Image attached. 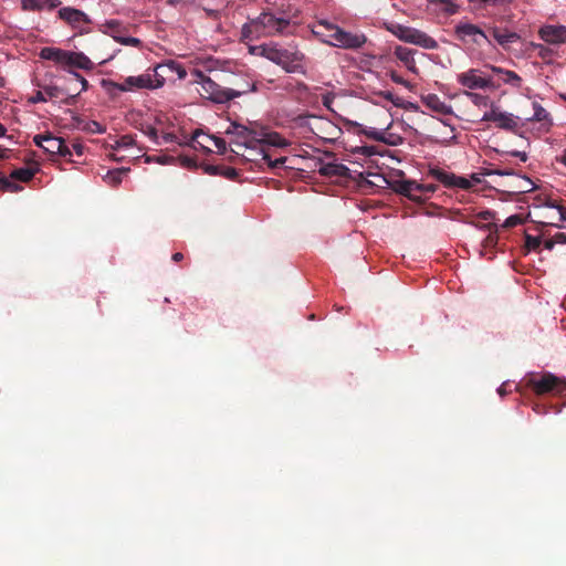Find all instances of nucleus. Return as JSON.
Instances as JSON below:
<instances>
[{"instance_id":"nucleus-27","label":"nucleus","mask_w":566,"mask_h":566,"mask_svg":"<svg viewBox=\"0 0 566 566\" xmlns=\"http://www.w3.org/2000/svg\"><path fill=\"white\" fill-rule=\"evenodd\" d=\"M59 0H22L23 10H41L45 7L52 9L57 7Z\"/></svg>"},{"instance_id":"nucleus-16","label":"nucleus","mask_w":566,"mask_h":566,"mask_svg":"<svg viewBox=\"0 0 566 566\" xmlns=\"http://www.w3.org/2000/svg\"><path fill=\"white\" fill-rule=\"evenodd\" d=\"M423 104L433 112L449 115L452 113L451 106L447 105L444 102L440 99V97L436 94H428L422 97Z\"/></svg>"},{"instance_id":"nucleus-44","label":"nucleus","mask_w":566,"mask_h":566,"mask_svg":"<svg viewBox=\"0 0 566 566\" xmlns=\"http://www.w3.org/2000/svg\"><path fill=\"white\" fill-rule=\"evenodd\" d=\"M522 223H523V218L518 214H513V216H510L509 218H506V220L504 221L502 227L509 229V228H514Z\"/></svg>"},{"instance_id":"nucleus-1","label":"nucleus","mask_w":566,"mask_h":566,"mask_svg":"<svg viewBox=\"0 0 566 566\" xmlns=\"http://www.w3.org/2000/svg\"><path fill=\"white\" fill-rule=\"evenodd\" d=\"M256 145L259 146V150L256 151V157H247L259 166L262 169L268 168L271 172L282 176V171L287 169L285 165L287 161V157L285 156H274L275 148H283L289 146V143L284 137H282L279 133H268L262 136V138L258 137Z\"/></svg>"},{"instance_id":"nucleus-39","label":"nucleus","mask_w":566,"mask_h":566,"mask_svg":"<svg viewBox=\"0 0 566 566\" xmlns=\"http://www.w3.org/2000/svg\"><path fill=\"white\" fill-rule=\"evenodd\" d=\"M329 28L331 34H328L327 39L323 42L328 45L335 46V43H338V31L340 30V27L333 23V25H327Z\"/></svg>"},{"instance_id":"nucleus-46","label":"nucleus","mask_w":566,"mask_h":566,"mask_svg":"<svg viewBox=\"0 0 566 566\" xmlns=\"http://www.w3.org/2000/svg\"><path fill=\"white\" fill-rule=\"evenodd\" d=\"M208 138L213 142L214 147L220 154H224L227 151V142L223 138L217 136H208Z\"/></svg>"},{"instance_id":"nucleus-10","label":"nucleus","mask_w":566,"mask_h":566,"mask_svg":"<svg viewBox=\"0 0 566 566\" xmlns=\"http://www.w3.org/2000/svg\"><path fill=\"white\" fill-rule=\"evenodd\" d=\"M338 43H335L336 48L345 49V50H358L364 46L367 42V38L364 33L360 32H348L340 28L338 31Z\"/></svg>"},{"instance_id":"nucleus-35","label":"nucleus","mask_w":566,"mask_h":566,"mask_svg":"<svg viewBox=\"0 0 566 566\" xmlns=\"http://www.w3.org/2000/svg\"><path fill=\"white\" fill-rule=\"evenodd\" d=\"M129 171V168H118L107 172L106 179L109 185L116 187L122 182L123 176Z\"/></svg>"},{"instance_id":"nucleus-30","label":"nucleus","mask_w":566,"mask_h":566,"mask_svg":"<svg viewBox=\"0 0 566 566\" xmlns=\"http://www.w3.org/2000/svg\"><path fill=\"white\" fill-rule=\"evenodd\" d=\"M36 171H38V168L21 167V168L14 169L10 174V177L13 180H18V181H22V182H28V181H30L34 177Z\"/></svg>"},{"instance_id":"nucleus-4","label":"nucleus","mask_w":566,"mask_h":566,"mask_svg":"<svg viewBox=\"0 0 566 566\" xmlns=\"http://www.w3.org/2000/svg\"><path fill=\"white\" fill-rule=\"evenodd\" d=\"M193 75L196 76V82L201 85V96L214 103H227L235 97L241 96L244 93V91H235L232 88L221 87L199 70H193Z\"/></svg>"},{"instance_id":"nucleus-45","label":"nucleus","mask_w":566,"mask_h":566,"mask_svg":"<svg viewBox=\"0 0 566 566\" xmlns=\"http://www.w3.org/2000/svg\"><path fill=\"white\" fill-rule=\"evenodd\" d=\"M535 49L537 50V55L543 60H548L553 55V50L543 44H536Z\"/></svg>"},{"instance_id":"nucleus-22","label":"nucleus","mask_w":566,"mask_h":566,"mask_svg":"<svg viewBox=\"0 0 566 566\" xmlns=\"http://www.w3.org/2000/svg\"><path fill=\"white\" fill-rule=\"evenodd\" d=\"M411 44L419 45L427 50L438 49V42L426 32L416 30Z\"/></svg>"},{"instance_id":"nucleus-36","label":"nucleus","mask_w":566,"mask_h":566,"mask_svg":"<svg viewBox=\"0 0 566 566\" xmlns=\"http://www.w3.org/2000/svg\"><path fill=\"white\" fill-rule=\"evenodd\" d=\"M534 114L531 119L542 123H549V113L537 102L533 103Z\"/></svg>"},{"instance_id":"nucleus-51","label":"nucleus","mask_w":566,"mask_h":566,"mask_svg":"<svg viewBox=\"0 0 566 566\" xmlns=\"http://www.w3.org/2000/svg\"><path fill=\"white\" fill-rule=\"evenodd\" d=\"M390 78L394 83L396 84H400V85H403L406 87H409V82L406 81L401 75H399L398 73L396 72H391L390 73Z\"/></svg>"},{"instance_id":"nucleus-8","label":"nucleus","mask_w":566,"mask_h":566,"mask_svg":"<svg viewBox=\"0 0 566 566\" xmlns=\"http://www.w3.org/2000/svg\"><path fill=\"white\" fill-rule=\"evenodd\" d=\"M256 23H259L262 36H272L283 33L290 25V20L279 18L271 12L263 11L259 17H256Z\"/></svg>"},{"instance_id":"nucleus-47","label":"nucleus","mask_w":566,"mask_h":566,"mask_svg":"<svg viewBox=\"0 0 566 566\" xmlns=\"http://www.w3.org/2000/svg\"><path fill=\"white\" fill-rule=\"evenodd\" d=\"M259 150V146L255 145V143L252 144V147L250 149H242L240 150V156H242L245 160L251 161L247 157H256V151Z\"/></svg>"},{"instance_id":"nucleus-48","label":"nucleus","mask_w":566,"mask_h":566,"mask_svg":"<svg viewBox=\"0 0 566 566\" xmlns=\"http://www.w3.org/2000/svg\"><path fill=\"white\" fill-rule=\"evenodd\" d=\"M468 95L471 97L472 102L475 105H484V106L488 105L489 98L486 96H483V95H480L476 93H469Z\"/></svg>"},{"instance_id":"nucleus-28","label":"nucleus","mask_w":566,"mask_h":566,"mask_svg":"<svg viewBox=\"0 0 566 566\" xmlns=\"http://www.w3.org/2000/svg\"><path fill=\"white\" fill-rule=\"evenodd\" d=\"M206 171L210 175H219L230 180H234L239 175L235 168L227 166H207Z\"/></svg>"},{"instance_id":"nucleus-25","label":"nucleus","mask_w":566,"mask_h":566,"mask_svg":"<svg viewBox=\"0 0 566 566\" xmlns=\"http://www.w3.org/2000/svg\"><path fill=\"white\" fill-rule=\"evenodd\" d=\"M428 176L432 177L437 181L441 182L447 188H452L453 172H449L439 167L430 168L428 171Z\"/></svg>"},{"instance_id":"nucleus-2","label":"nucleus","mask_w":566,"mask_h":566,"mask_svg":"<svg viewBox=\"0 0 566 566\" xmlns=\"http://www.w3.org/2000/svg\"><path fill=\"white\" fill-rule=\"evenodd\" d=\"M454 36L472 54L481 53L486 48H494L486 29L471 23L460 21L454 27Z\"/></svg>"},{"instance_id":"nucleus-60","label":"nucleus","mask_w":566,"mask_h":566,"mask_svg":"<svg viewBox=\"0 0 566 566\" xmlns=\"http://www.w3.org/2000/svg\"><path fill=\"white\" fill-rule=\"evenodd\" d=\"M359 150L365 156H371L375 154L374 147H371V146H363L359 148Z\"/></svg>"},{"instance_id":"nucleus-21","label":"nucleus","mask_w":566,"mask_h":566,"mask_svg":"<svg viewBox=\"0 0 566 566\" xmlns=\"http://www.w3.org/2000/svg\"><path fill=\"white\" fill-rule=\"evenodd\" d=\"M318 172L325 177H346L348 176L349 169L342 164H323Z\"/></svg>"},{"instance_id":"nucleus-34","label":"nucleus","mask_w":566,"mask_h":566,"mask_svg":"<svg viewBox=\"0 0 566 566\" xmlns=\"http://www.w3.org/2000/svg\"><path fill=\"white\" fill-rule=\"evenodd\" d=\"M492 174H495V175H499V176H507V175H512V170H509V169H495V170H492V169H485L484 171L482 172H474L470 176V181L473 184H480L482 181V176H489V175H492Z\"/></svg>"},{"instance_id":"nucleus-6","label":"nucleus","mask_w":566,"mask_h":566,"mask_svg":"<svg viewBox=\"0 0 566 566\" xmlns=\"http://www.w3.org/2000/svg\"><path fill=\"white\" fill-rule=\"evenodd\" d=\"M122 92L135 90H155L163 86V74H151L146 72L138 76H127L122 83L115 84Z\"/></svg>"},{"instance_id":"nucleus-12","label":"nucleus","mask_w":566,"mask_h":566,"mask_svg":"<svg viewBox=\"0 0 566 566\" xmlns=\"http://www.w3.org/2000/svg\"><path fill=\"white\" fill-rule=\"evenodd\" d=\"M45 144L43 150L50 155H60L62 157L72 156L71 149L66 146L65 140L61 137H56L51 133L45 134Z\"/></svg>"},{"instance_id":"nucleus-62","label":"nucleus","mask_w":566,"mask_h":566,"mask_svg":"<svg viewBox=\"0 0 566 566\" xmlns=\"http://www.w3.org/2000/svg\"><path fill=\"white\" fill-rule=\"evenodd\" d=\"M72 148L73 150L75 151L76 155L81 156L83 154V150H84V146L80 143H74L72 145Z\"/></svg>"},{"instance_id":"nucleus-49","label":"nucleus","mask_w":566,"mask_h":566,"mask_svg":"<svg viewBox=\"0 0 566 566\" xmlns=\"http://www.w3.org/2000/svg\"><path fill=\"white\" fill-rule=\"evenodd\" d=\"M29 102L31 104H36V103H43V102H46V96H45V93H44V90H41V91H36L34 95H32L30 98H29Z\"/></svg>"},{"instance_id":"nucleus-40","label":"nucleus","mask_w":566,"mask_h":566,"mask_svg":"<svg viewBox=\"0 0 566 566\" xmlns=\"http://www.w3.org/2000/svg\"><path fill=\"white\" fill-rule=\"evenodd\" d=\"M542 244V240L538 237L525 234V249L527 251L537 250Z\"/></svg>"},{"instance_id":"nucleus-11","label":"nucleus","mask_w":566,"mask_h":566,"mask_svg":"<svg viewBox=\"0 0 566 566\" xmlns=\"http://www.w3.org/2000/svg\"><path fill=\"white\" fill-rule=\"evenodd\" d=\"M539 38L549 44L566 43V27L565 25H544L538 31Z\"/></svg>"},{"instance_id":"nucleus-26","label":"nucleus","mask_w":566,"mask_h":566,"mask_svg":"<svg viewBox=\"0 0 566 566\" xmlns=\"http://www.w3.org/2000/svg\"><path fill=\"white\" fill-rule=\"evenodd\" d=\"M413 53V50L401 45H398L395 49V56L401 61L409 70H413L415 67Z\"/></svg>"},{"instance_id":"nucleus-17","label":"nucleus","mask_w":566,"mask_h":566,"mask_svg":"<svg viewBox=\"0 0 566 566\" xmlns=\"http://www.w3.org/2000/svg\"><path fill=\"white\" fill-rule=\"evenodd\" d=\"M488 32L490 34V39L493 38L502 46H506L518 39L516 33L501 30L496 27H488Z\"/></svg>"},{"instance_id":"nucleus-43","label":"nucleus","mask_w":566,"mask_h":566,"mask_svg":"<svg viewBox=\"0 0 566 566\" xmlns=\"http://www.w3.org/2000/svg\"><path fill=\"white\" fill-rule=\"evenodd\" d=\"M43 90H44L46 99L48 98H59L63 93V91L60 87L54 86V85H45V86H43Z\"/></svg>"},{"instance_id":"nucleus-54","label":"nucleus","mask_w":566,"mask_h":566,"mask_svg":"<svg viewBox=\"0 0 566 566\" xmlns=\"http://www.w3.org/2000/svg\"><path fill=\"white\" fill-rule=\"evenodd\" d=\"M144 133L154 142H157L158 132L154 126H147Z\"/></svg>"},{"instance_id":"nucleus-5","label":"nucleus","mask_w":566,"mask_h":566,"mask_svg":"<svg viewBox=\"0 0 566 566\" xmlns=\"http://www.w3.org/2000/svg\"><path fill=\"white\" fill-rule=\"evenodd\" d=\"M525 382L536 395H558L566 390V381L551 373L531 375Z\"/></svg>"},{"instance_id":"nucleus-61","label":"nucleus","mask_w":566,"mask_h":566,"mask_svg":"<svg viewBox=\"0 0 566 566\" xmlns=\"http://www.w3.org/2000/svg\"><path fill=\"white\" fill-rule=\"evenodd\" d=\"M553 238L555 243H566V234L563 232L556 233Z\"/></svg>"},{"instance_id":"nucleus-52","label":"nucleus","mask_w":566,"mask_h":566,"mask_svg":"<svg viewBox=\"0 0 566 566\" xmlns=\"http://www.w3.org/2000/svg\"><path fill=\"white\" fill-rule=\"evenodd\" d=\"M153 74H163V86H164L165 83H166V80L167 78L169 80V77L172 75V72L160 70V64H158V65H156L154 67V73Z\"/></svg>"},{"instance_id":"nucleus-19","label":"nucleus","mask_w":566,"mask_h":566,"mask_svg":"<svg viewBox=\"0 0 566 566\" xmlns=\"http://www.w3.org/2000/svg\"><path fill=\"white\" fill-rule=\"evenodd\" d=\"M473 226L483 229L489 232L488 237L483 241V248L484 249H493L497 244L499 235H497V226L494 222H488V223H475L472 222Z\"/></svg>"},{"instance_id":"nucleus-59","label":"nucleus","mask_w":566,"mask_h":566,"mask_svg":"<svg viewBox=\"0 0 566 566\" xmlns=\"http://www.w3.org/2000/svg\"><path fill=\"white\" fill-rule=\"evenodd\" d=\"M45 134H38L33 137V143L43 149V145L45 144Z\"/></svg>"},{"instance_id":"nucleus-3","label":"nucleus","mask_w":566,"mask_h":566,"mask_svg":"<svg viewBox=\"0 0 566 566\" xmlns=\"http://www.w3.org/2000/svg\"><path fill=\"white\" fill-rule=\"evenodd\" d=\"M253 52L282 66L287 73L303 72L304 54L297 50L291 51L277 45L262 44L253 48Z\"/></svg>"},{"instance_id":"nucleus-9","label":"nucleus","mask_w":566,"mask_h":566,"mask_svg":"<svg viewBox=\"0 0 566 566\" xmlns=\"http://www.w3.org/2000/svg\"><path fill=\"white\" fill-rule=\"evenodd\" d=\"M478 69H470L458 75V82L469 90L499 88L500 84L495 83L492 77L480 75Z\"/></svg>"},{"instance_id":"nucleus-41","label":"nucleus","mask_w":566,"mask_h":566,"mask_svg":"<svg viewBox=\"0 0 566 566\" xmlns=\"http://www.w3.org/2000/svg\"><path fill=\"white\" fill-rule=\"evenodd\" d=\"M452 188H461L468 190L472 188V182L464 177L454 175L452 180Z\"/></svg>"},{"instance_id":"nucleus-32","label":"nucleus","mask_w":566,"mask_h":566,"mask_svg":"<svg viewBox=\"0 0 566 566\" xmlns=\"http://www.w3.org/2000/svg\"><path fill=\"white\" fill-rule=\"evenodd\" d=\"M327 25H333V23L326 20H321L314 24L312 29L313 34L322 42H324L328 34H331L329 28H327Z\"/></svg>"},{"instance_id":"nucleus-53","label":"nucleus","mask_w":566,"mask_h":566,"mask_svg":"<svg viewBox=\"0 0 566 566\" xmlns=\"http://www.w3.org/2000/svg\"><path fill=\"white\" fill-rule=\"evenodd\" d=\"M133 142H134V139L132 136H128V135L122 136L120 139L117 142V147L132 146Z\"/></svg>"},{"instance_id":"nucleus-31","label":"nucleus","mask_w":566,"mask_h":566,"mask_svg":"<svg viewBox=\"0 0 566 566\" xmlns=\"http://www.w3.org/2000/svg\"><path fill=\"white\" fill-rule=\"evenodd\" d=\"M160 70L170 71L172 74L176 73L179 80H184L187 76L186 69L174 60H168L164 63H160Z\"/></svg>"},{"instance_id":"nucleus-18","label":"nucleus","mask_w":566,"mask_h":566,"mask_svg":"<svg viewBox=\"0 0 566 566\" xmlns=\"http://www.w3.org/2000/svg\"><path fill=\"white\" fill-rule=\"evenodd\" d=\"M59 15L72 25L88 21L84 12L74 8H62L59 11Z\"/></svg>"},{"instance_id":"nucleus-37","label":"nucleus","mask_w":566,"mask_h":566,"mask_svg":"<svg viewBox=\"0 0 566 566\" xmlns=\"http://www.w3.org/2000/svg\"><path fill=\"white\" fill-rule=\"evenodd\" d=\"M0 190L3 192H17L21 190V187L0 174Z\"/></svg>"},{"instance_id":"nucleus-13","label":"nucleus","mask_w":566,"mask_h":566,"mask_svg":"<svg viewBox=\"0 0 566 566\" xmlns=\"http://www.w3.org/2000/svg\"><path fill=\"white\" fill-rule=\"evenodd\" d=\"M421 189H422V186H419V182H417L415 180H400V181H397L395 185V190L398 193L406 196L413 201H421V197H420Z\"/></svg>"},{"instance_id":"nucleus-38","label":"nucleus","mask_w":566,"mask_h":566,"mask_svg":"<svg viewBox=\"0 0 566 566\" xmlns=\"http://www.w3.org/2000/svg\"><path fill=\"white\" fill-rule=\"evenodd\" d=\"M511 0H469L473 4L474 10L485 9L489 6H494L499 2H510Z\"/></svg>"},{"instance_id":"nucleus-15","label":"nucleus","mask_w":566,"mask_h":566,"mask_svg":"<svg viewBox=\"0 0 566 566\" xmlns=\"http://www.w3.org/2000/svg\"><path fill=\"white\" fill-rule=\"evenodd\" d=\"M70 51H64L57 48L45 46L40 51V57L53 61L61 65H67Z\"/></svg>"},{"instance_id":"nucleus-58","label":"nucleus","mask_w":566,"mask_h":566,"mask_svg":"<svg viewBox=\"0 0 566 566\" xmlns=\"http://www.w3.org/2000/svg\"><path fill=\"white\" fill-rule=\"evenodd\" d=\"M73 74V76L81 82L82 84V91H86L87 87H88V82L81 75L78 74L77 72H71Z\"/></svg>"},{"instance_id":"nucleus-57","label":"nucleus","mask_w":566,"mask_h":566,"mask_svg":"<svg viewBox=\"0 0 566 566\" xmlns=\"http://www.w3.org/2000/svg\"><path fill=\"white\" fill-rule=\"evenodd\" d=\"M120 42L123 44H129V45H133V46H139L140 43H142L139 39L132 38V36L123 38V39H120Z\"/></svg>"},{"instance_id":"nucleus-29","label":"nucleus","mask_w":566,"mask_h":566,"mask_svg":"<svg viewBox=\"0 0 566 566\" xmlns=\"http://www.w3.org/2000/svg\"><path fill=\"white\" fill-rule=\"evenodd\" d=\"M495 124L499 128L502 129L515 130L517 128V122L510 113L500 112Z\"/></svg>"},{"instance_id":"nucleus-20","label":"nucleus","mask_w":566,"mask_h":566,"mask_svg":"<svg viewBox=\"0 0 566 566\" xmlns=\"http://www.w3.org/2000/svg\"><path fill=\"white\" fill-rule=\"evenodd\" d=\"M66 66L90 71L94 67V64L84 53L70 52Z\"/></svg>"},{"instance_id":"nucleus-23","label":"nucleus","mask_w":566,"mask_h":566,"mask_svg":"<svg viewBox=\"0 0 566 566\" xmlns=\"http://www.w3.org/2000/svg\"><path fill=\"white\" fill-rule=\"evenodd\" d=\"M388 30L394 35H396L399 40L407 42V43H411L417 29L397 23V24H391L390 27H388Z\"/></svg>"},{"instance_id":"nucleus-14","label":"nucleus","mask_w":566,"mask_h":566,"mask_svg":"<svg viewBox=\"0 0 566 566\" xmlns=\"http://www.w3.org/2000/svg\"><path fill=\"white\" fill-rule=\"evenodd\" d=\"M492 72L497 76L499 83L509 84L512 87L520 88L522 85L521 76L514 71L504 70L499 66H491Z\"/></svg>"},{"instance_id":"nucleus-7","label":"nucleus","mask_w":566,"mask_h":566,"mask_svg":"<svg viewBox=\"0 0 566 566\" xmlns=\"http://www.w3.org/2000/svg\"><path fill=\"white\" fill-rule=\"evenodd\" d=\"M226 134L234 135V139L230 142L231 151L234 154H240V150L242 149H250L252 144H256L258 142L256 132L237 123H231L227 128Z\"/></svg>"},{"instance_id":"nucleus-55","label":"nucleus","mask_w":566,"mask_h":566,"mask_svg":"<svg viewBox=\"0 0 566 566\" xmlns=\"http://www.w3.org/2000/svg\"><path fill=\"white\" fill-rule=\"evenodd\" d=\"M476 218L483 221H490L494 218V212L490 210L481 211L476 214Z\"/></svg>"},{"instance_id":"nucleus-42","label":"nucleus","mask_w":566,"mask_h":566,"mask_svg":"<svg viewBox=\"0 0 566 566\" xmlns=\"http://www.w3.org/2000/svg\"><path fill=\"white\" fill-rule=\"evenodd\" d=\"M378 95L386 101L391 102L397 107H403V99L395 96L390 91H381L378 93Z\"/></svg>"},{"instance_id":"nucleus-24","label":"nucleus","mask_w":566,"mask_h":566,"mask_svg":"<svg viewBox=\"0 0 566 566\" xmlns=\"http://www.w3.org/2000/svg\"><path fill=\"white\" fill-rule=\"evenodd\" d=\"M241 38L243 40H258L262 38L260 32L259 23H256V18L250 20L248 23H244L241 29Z\"/></svg>"},{"instance_id":"nucleus-63","label":"nucleus","mask_w":566,"mask_h":566,"mask_svg":"<svg viewBox=\"0 0 566 566\" xmlns=\"http://www.w3.org/2000/svg\"><path fill=\"white\" fill-rule=\"evenodd\" d=\"M181 165L185 167L195 166V161L189 157H180Z\"/></svg>"},{"instance_id":"nucleus-50","label":"nucleus","mask_w":566,"mask_h":566,"mask_svg":"<svg viewBox=\"0 0 566 566\" xmlns=\"http://www.w3.org/2000/svg\"><path fill=\"white\" fill-rule=\"evenodd\" d=\"M499 114H500V111L492 108L490 112L484 113L482 120L495 123Z\"/></svg>"},{"instance_id":"nucleus-56","label":"nucleus","mask_w":566,"mask_h":566,"mask_svg":"<svg viewBox=\"0 0 566 566\" xmlns=\"http://www.w3.org/2000/svg\"><path fill=\"white\" fill-rule=\"evenodd\" d=\"M419 186H422L420 193H433L438 188L434 184H419Z\"/></svg>"},{"instance_id":"nucleus-64","label":"nucleus","mask_w":566,"mask_h":566,"mask_svg":"<svg viewBox=\"0 0 566 566\" xmlns=\"http://www.w3.org/2000/svg\"><path fill=\"white\" fill-rule=\"evenodd\" d=\"M543 244L546 250H552L556 243H555L554 238H551V239L545 240Z\"/></svg>"},{"instance_id":"nucleus-33","label":"nucleus","mask_w":566,"mask_h":566,"mask_svg":"<svg viewBox=\"0 0 566 566\" xmlns=\"http://www.w3.org/2000/svg\"><path fill=\"white\" fill-rule=\"evenodd\" d=\"M361 133L367 136L368 138H371L377 142H382L385 144L395 146L397 143L395 140H389L386 136V133L382 130H378L376 128H368V129H361Z\"/></svg>"}]
</instances>
